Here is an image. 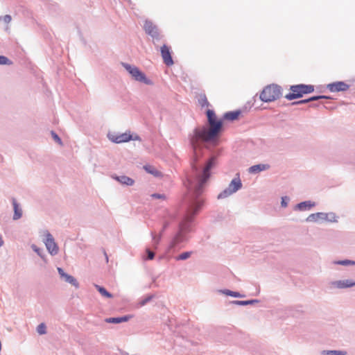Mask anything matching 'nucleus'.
Returning <instances> with one entry per match:
<instances>
[{
  "label": "nucleus",
  "mask_w": 355,
  "mask_h": 355,
  "mask_svg": "<svg viewBox=\"0 0 355 355\" xmlns=\"http://www.w3.org/2000/svg\"><path fill=\"white\" fill-rule=\"evenodd\" d=\"M241 110L227 112L223 119H218L213 110H207L206 115L209 128H196L193 135L190 136L189 143L193 150L191 170L187 174L184 182L187 192L184 197L186 205V220L182 222H192L191 220L202 209L204 200L200 197L205 184L211 176V170L216 165L217 154L211 153L205 163L200 162L205 152L209 150V144L217 145L218 139L223 130V121H233L239 119Z\"/></svg>",
  "instance_id": "nucleus-1"
},
{
  "label": "nucleus",
  "mask_w": 355,
  "mask_h": 355,
  "mask_svg": "<svg viewBox=\"0 0 355 355\" xmlns=\"http://www.w3.org/2000/svg\"><path fill=\"white\" fill-rule=\"evenodd\" d=\"M282 88L276 84L266 86L260 94L259 98L263 102L275 101L282 96Z\"/></svg>",
  "instance_id": "nucleus-2"
},
{
  "label": "nucleus",
  "mask_w": 355,
  "mask_h": 355,
  "mask_svg": "<svg viewBox=\"0 0 355 355\" xmlns=\"http://www.w3.org/2000/svg\"><path fill=\"white\" fill-rule=\"evenodd\" d=\"M291 92L285 96L288 101L302 98L304 94H311L314 91V86L312 85L298 84L290 87Z\"/></svg>",
  "instance_id": "nucleus-3"
},
{
  "label": "nucleus",
  "mask_w": 355,
  "mask_h": 355,
  "mask_svg": "<svg viewBox=\"0 0 355 355\" xmlns=\"http://www.w3.org/2000/svg\"><path fill=\"white\" fill-rule=\"evenodd\" d=\"M121 65L131 75L132 78L135 80L144 83L147 85H153V82L150 79L148 78L146 74L137 67L131 65L126 62H121Z\"/></svg>",
  "instance_id": "nucleus-4"
},
{
  "label": "nucleus",
  "mask_w": 355,
  "mask_h": 355,
  "mask_svg": "<svg viewBox=\"0 0 355 355\" xmlns=\"http://www.w3.org/2000/svg\"><path fill=\"white\" fill-rule=\"evenodd\" d=\"M236 175L237 177L232 179L228 187L218 195V200L226 198L242 188L243 184L239 178V174L237 173Z\"/></svg>",
  "instance_id": "nucleus-5"
},
{
  "label": "nucleus",
  "mask_w": 355,
  "mask_h": 355,
  "mask_svg": "<svg viewBox=\"0 0 355 355\" xmlns=\"http://www.w3.org/2000/svg\"><path fill=\"white\" fill-rule=\"evenodd\" d=\"M191 231L190 223H180L179 230L171 241L169 247L174 248L187 239V234Z\"/></svg>",
  "instance_id": "nucleus-6"
},
{
  "label": "nucleus",
  "mask_w": 355,
  "mask_h": 355,
  "mask_svg": "<svg viewBox=\"0 0 355 355\" xmlns=\"http://www.w3.org/2000/svg\"><path fill=\"white\" fill-rule=\"evenodd\" d=\"M41 236L49 253L52 256L56 255L58 253L59 248L52 234L48 230H43L41 232Z\"/></svg>",
  "instance_id": "nucleus-7"
},
{
  "label": "nucleus",
  "mask_w": 355,
  "mask_h": 355,
  "mask_svg": "<svg viewBox=\"0 0 355 355\" xmlns=\"http://www.w3.org/2000/svg\"><path fill=\"white\" fill-rule=\"evenodd\" d=\"M338 216L334 212H318L310 214L306 219V222H317L324 220L325 222H338Z\"/></svg>",
  "instance_id": "nucleus-8"
},
{
  "label": "nucleus",
  "mask_w": 355,
  "mask_h": 355,
  "mask_svg": "<svg viewBox=\"0 0 355 355\" xmlns=\"http://www.w3.org/2000/svg\"><path fill=\"white\" fill-rule=\"evenodd\" d=\"M331 288L338 290L351 288L355 286V279H340L329 283Z\"/></svg>",
  "instance_id": "nucleus-9"
},
{
  "label": "nucleus",
  "mask_w": 355,
  "mask_h": 355,
  "mask_svg": "<svg viewBox=\"0 0 355 355\" xmlns=\"http://www.w3.org/2000/svg\"><path fill=\"white\" fill-rule=\"evenodd\" d=\"M107 137L110 141L116 144L128 142L132 140V135L130 134V132L121 134L109 132L107 134Z\"/></svg>",
  "instance_id": "nucleus-10"
},
{
  "label": "nucleus",
  "mask_w": 355,
  "mask_h": 355,
  "mask_svg": "<svg viewBox=\"0 0 355 355\" xmlns=\"http://www.w3.org/2000/svg\"><path fill=\"white\" fill-rule=\"evenodd\" d=\"M57 270L62 280L72 285L76 288H79V283L74 277L65 272L64 270L60 267H58Z\"/></svg>",
  "instance_id": "nucleus-11"
},
{
  "label": "nucleus",
  "mask_w": 355,
  "mask_h": 355,
  "mask_svg": "<svg viewBox=\"0 0 355 355\" xmlns=\"http://www.w3.org/2000/svg\"><path fill=\"white\" fill-rule=\"evenodd\" d=\"M327 88L331 92H345L349 88V85L343 81H337L328 84Z\"/></svg>",
  "instance_id": "nucleus-12"
},
{
  "label": "nucleus",
  "mask_w": 355,
  "mask_h": 355,
  "mask_svg": "<svg viewBox=\"0 0 355 355\" xmlns=\"http://www.w3.org/2000/svg\"><path fill=\"white\" fill-rule=\"evenodd\" d=\"M144 28L146 33L152 37L157 40L159 38V30L152 21L146 20Z\"/></svg>",
  "instance_id": "nucleus-13"
},
{
  "label": "nucleus",
  "mask_w": 355,
  "mask_h": 355,
  "mask_svg": "<svg viewBox=\"0 0 355 355\" xmlns=\"http://www.w3.org/2000/svg\"><path fill=\"white\" fill-rule=\"evenodd\" d=\"M161 55L163 58L164 63L167 66L173 64V60L171 56L170 47L166 44H164L161 47Z\"/></svg>",
  "instance_id": "nucleus-14"
},
{
  "label": "nucleus",
  "mask_w": 355,
  "mask_h": 355,
  "mask_svg": "<svg viewBox=\"0 0 355 355\" xmlns=\"http://www.w3.org/2000/svg\"><path fill=\"white\" fill-rule=\"evenodd\" d=\"M112 178L123 185L132 186L135 183V180L132 178L126 175H113Z\"/></svg>",
  "instance_id": "nucleus-15"
},
{
  "label": "nucleus",
  "mask_w": 355,
  "mask_h": 355,
  "mask_svg": "<svg viewBox=\"0 0 355 355\" xmlns=\"http://www.w3.org/2000/svg\"><path fill=\"white\" fill-rule=\"evenodd\" d=\"M12 205H13V209H14V214H13V220H17L22 216V209L20 206V205L17 202V201L12 198Z\"/></svg>",
  "instance_id": "nucleus-16"
},
{
  "label": "nucleus",
  "mask_w": 355,
  "mask_h": 355,
  "mask_svg": "<svg viewBox=\"0 0 355 355\" xmlns=\"http://www.w3.org/2000/svg\"><path fill=\"white\" fill-rule=\"evenodd\" d=\"M270 165L267 164H259L250 166L248 169L250 173L255 174L261 171H266L270 168Z\"/></svg>",
  "instance_id": "nucleus-17"
},
{
  "label": "nucleus",
  "mask_w": 355,
  "mask_h": 355,
  "mask_svg": "<svg viewBox=\"0 0 355 355\" xmlns=\"http://www.w3.org/2000/svg\"><path fill=\"white\" fill-rule=\"evenodd\" d=\"M315 205V202H312L310 200L303 201L300 203H297L295 206V209L299 210V211L309 210L311 208H312Z\"/></svg>",
  "instance_id": "nucleus-18"
},
{
  "label": "nucleus",
  "mask_w": 355,
  "mask_h": 355,
  "mask_svg": "<svg viewBox=\"0 0 355 355\" xmlns=\"http://www.w3.org/2000/svg\"><path fill=\"white\" fill-rule=\"evenodd\" d=\"M130 316L125 315L123 317H117V318H108L105 319V322L108 323H114L118 324L122 322H126L129 320Z\"/></svg>",
  "instance_id": "nucleus-19"
},
{
  "label": "nucleus",
  "mask_w": 355,
  "mask_h": 355,
  "mask_svg": "<svg viewBox=\"0 0 355 355\" xmlns=\"http://www.w3.org/2000/svg\"><path fill=\"white\" fill-rule=\"evenodd\" d=\"M259 300H234L232 303L239 306H246L259 303Z\"/></svg>",
  "instance_id": "nucleus-20"
},
{
  "label": "nucleus",
  "mask_w": 355,
  "mask_h": 355,
  "mask_svg": "<svg viewBox=\"0 0 355 355\" xmlns=\"http://www.w3.org/2000/svg\"><path fill=\"white\" fill-rule=\"evenodd\" d=\"M219 293H223L227 296L233 297H245L244 295H242L239 292L232 291L228 289L220 290Z\"/></svg>",
  "instance_id": "nucleus-21"
},
{
  "label": "nucleus",
  "mask_w": 355,
  "mask_h": 355,
  "mask_svg": "<svg viewBox=\"0 0 355 355\" xmlns=\"http://www.w3.org/2000/svg\"><path fill=\"white\" fill-rule=\"evenodd\" d=\"M94 286L102 296L107 297V298L113 297L112 294H111L110 292H108L104 287L101 286L97 284H95Z\"/></svg>",
  "instance_id": "nucleus-22"
},
{
  "label": "nucleus",
  "mask_w": 355,
  "mask_h": 355,
  "mask_svg": "<svg viewBox=\"0 0 355 355\" xmlns=\"http://www.w3.org/2000/svg\"><path fill=\"white\" fill-rule=\"evenodd\" d=\"M347 354L345 350H323L321 352V355H347Z\"/></svg>",
  "instance_id": "nucleus-23"
},
{
  "label": "nucleus",
  "mask_w": 355,
  "mask_h": 355,
  "mask_svg": "<svg viewBox=\"0 0 355 355\" xmlns=\"http://www.w3.org/2000/svg\"><path fill=\"white\" fill-rule=\"evenodd\" d=\"M144 168L145 169V171L150 173V174H152L155 177H158L160 175V172L158 171L155 167H153V166H150V165H145L144 166Z\"/></svg>",
  "instance_id": "nucleus-24"
},
{
  "label": "nucleus",
  "mask_w": 355,
  "mask_h": 355,
  "mask_svg": "<svg viewBox=\"0 0 355 355\" xmlns=\"http://www.w3.org/2000/svg\"><path fill=\"white\" fill-rule=\"evenodd\" d=\"M332 263L334 265H341L345 266H355V261L345 259L340 261H334Z\"/></svg>",
  "instance_id": "nucleus-25"
},
{
  "label": "nucleus",
  "mask_w": 355,
  "mask_h": 355,
  "mask_svg": "<svg viewBox=\"0 0 355 355\" xmlns=\"http://www.w3.org/2000/svg\"><path fill=\"white\" fill-rule=\"evenodd\" d=\"M191 252H184L178 257H175V260L180 261V260H185L189 258L191 255Z\"/></svg>",
  "instance_id": "nucleus-26"
},
{
  "label": "nucleus",
  "mask_w": 355,
  "mask_h": 355,
  "mask_svg": "<svg viewBox=\"0 0 355 355\" xmlns=\"http://www.w3.org/2000/svg\"><path fill=\"white\" fill-rule=\"evenodd\" d=\"M153 297H154V295H153L146 296L145 298H144L139 301V302L138 304L139 306L141 307V306H145L148 302H149L150 300H152V299H153Z\"/></svg>",
  "instance_id": "nucleus-27"
},
{
  "label": "nucleus",
  "mask_w": 355,
  "mask_h": 355,
  "mask_svg": "<svg viewBox=\"0 0 355 355\" xmlns=\"http://www.w3.org/2000/svg\"><path fill=\"white\" fill-rule=\"evenodd\" d=\"M36 330L38 334L44 335L46 333V327L44 323H40Z\"/></svg>",
  "instance_id": "nucleus-28"
},
{
  "label": "nucleus",
  "mask_w": 355,
  "mask_h": 355,
  "mask_svg": "<svg viewBox=\"0 0 355 355\" xmlns=\"http://www.w3.org/2000/svg\"><path fill=\"white\" fill-rule=\"evenodd\" d=\"M198 102L202 107H208L209 105V103L208 102L205 94L200 96V98L198 99Z\"/></svg>",
  "instance_id": "nucleus-29"
},
{
  "label": "nucleus",
  "mask_w": 355,
  "mask_h": 355,
  "mask_svg": "<svg viewBox=\"0 0 355 355\" xmlns=\"http://www.w3.org/2000/svg\"><path fill=\"white\" fill-rule=\"evenodd\" d=\"M31 248L33 249V250L36 252L42 259H44V255L43 254V250L38 248L37 245H35V244H33L31 245Z\"/></svg>",
  "instance_id": "nucleus-30"
},
{
  "label": "nucleus",
  "mask_w": 355,
  "mask_h": 355,
  "mask_svg": "<svg viewBox=\"0 0 355 355\" xmlns=\"http://www.w3.org/2000/svg\"><path fill=\"white\" fill-rule=\"evenodd\" d=\"M12 62L7 57L4 55H0V65H10Z\"/></svg>",
  "instance_id": "nucleus-31"
},
{
  "label": "nucleus",
  "mask_w": 355,
  "mask_h": 355,
  "mask_svg": "<svg viewBox=\"0 0 355 355\" xmlns=\"http://www.w3.org/2000/svg\"><path fill=\"white\" fill-rule=\"evenodd\" d=\"M51 135L52 136V138L56 143H58V144H60L61 146L62 145V139H60V137L58 136V135L55 132H54L53 130H51Z\"/></svg>",
  "instance_id": "nucleus-32"
},
{
  "label": "nucleus",
  "mask_w": 355,
  "mask_h": 355,
  "mask_svg": "<svg viewBox=\"0 0 355 355\" xmlns=\"http://www.w3.org/2000/svg\"><path fill=\"white\" fill-rule=\"evenodd\" d=\"M310 103L309 98L303 100H300L297 101L293 102L291 103L292 105H298Z\"/></svg>",
  "instance_id": "nucleus-33"
},
{
  "label": "nucleus",
  "mask_w": 355,
  "mask_h": 355,
  "mask_svg": "<svg viewBox=\"0 0 355 355\" xmlns=\"http://www.w3.org/2000/svg\"><path fill=\"white\" fill-rule=\"evenodd\" d=\"M290 200L289 197L284 196L282 198L281 205L282 207H286L288 205V203Z\"/></svg>",
  "instance_id": "nucleus-34"
},
{
  "label": "nucleus",
  "mask_w": 355,
  "mask_h": 355,
  "mask_svg": "<svg viewBox=\"0 0 355 355\" xmlns=\"http://www.w3.org/2000/svg\"><path fill=\"white\" fill-rule=\"evenodd\" d=\"M1 19H3L6 24H9L12 20V17L10 15H6L3 17H0V20Z\"/></svg>",
  "instance_id": "nucleus-35"
},
{
  "label": "nucleus",
  "mask_w": 355,
  "mask_h": 355,
  "mask_svg": "<svg viewBox=\"0 0 355 355\" xmlns=\"http://www.w3.org/2000/svg\"><path fill=\"white\" fill-rule=\"evenodd\" d=\"M151 197L153 198H156V199H164L165 198V196L164 194H159V193H153L151 195Z\"/></svg>",
  "instance_id": "nucleus-36"
},
{
  "label": "nucleus",
  "mask_w": 355,
  "mask_h": 355,
  "mask_svg": "<svg viewBox=\"0 0 355 355\" xmlns=\"http://www.w3.org/2000/svg\"><path fill=\"white\" fill-rule=\"evenodd\" d=\"M146 252H147V254H148V259H150V260H151V259H153L154 258V257H155V254H154V252H152L151 250H150L147 249V250H146Z\"/></svg>",
  "instance_id": "nucleus-37"
},
{
  "label": "nucleus",
  "mask_w": 355,
  "mask_h": 355,
  "mask_svg": "<svg viewBox=\"0 0 355 355\" xmlns=\"http://www.w3.org/2000/svg\"><path fill=\"white\" fill-rule=\"evenodd\" d=\"M320 98H321V96H320L319 95H317V96H313L309 97V101L311 102V101H315L320 100Z\"/></svg>",
  "instance_id": "nucleus-38"
},
{
  "label": "nucleus",
  "mask_w": 355,
  "mask_h": 355,
  "mask_svg": "<svg viewBox=\"0 0 355 355\" xmlns=\"http://www.w3.org/2000/svg\"><path fill=\"white\" fill-rule=\"evenodd\" d=\"M132 140H138V141H141V138L139 135H132Z\"/></svg>",
  "instance_id": "nucleus-39"
},
{
  "label": "nucleus",
  "mask_w": 355,
  "mask_h": 355,
  "mask_svg": "<svg viewBox=\"0 0 355 355\" xmlns=\"http://www.w3.org/2000/svg\"><path fill=\"white\" fill-rule=\"evenodd\" d=\"M321 96L320 99H331L332 98L330 96H325V95H319Z\"/></svg>",
  "instance_id": "nucleus-40"
},
{
  "label": "nucleus",
  "mask_w": 355,
  "mask_h": 355,
  "mask_svg": "<svg viewBox=\"0 0 355 355\" xmlns=\"http://www.w3.org/2000/svg\"><path fill=\"white\" fill-rule=\"evenodd\" d=\"M153 240L155 244H157L160 240V236H159L157 238L153 236Z\"/></svg>",
  "instance_id": "nucleus-41"
},
{
  "label": "nucleus",
  "mask_w": 355,
  "mask_h": 355,
  "mask_svg": "<svg viewBox=\"0 0 355 355\" xmlns=\"http://www.w3.org/2000/svg\"><path fill=\"white\" fill-rule=\"evenodd\" d=\"M3 245V241L2 239L1 236H0V247H1Z\"/></svg>",
  "instance_id": "nucleus-42"
},
{
  "label": "nucleus",
  "mask_w": 355,
  "mask_h": 355,
  "mask_svg": "<svg viewBox=\"0 0 355 355\" xmlns=\"http://www.w3.org/2000/svg\"><path fill=\"white\" fill-rule=\"evenodd\" d=\"M106 261H108V257L106 256Z\"/></svg>",
  "instance_id": "nucleus-43"
}]
</instances>
